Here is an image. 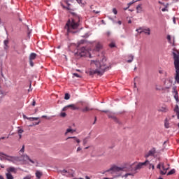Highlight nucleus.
<instances>
[{
	"instance_id": "32",
	"label": "nucleus",
	"mask_w": 179,
	"mask_h": 179,
	"mask_svg": "<svg viewBox=\"0 0 179 179\" xmlns=\"http://www.w3.org/2000/svg\"><path fill=\"white\" fill-rule=\"evenodd\" d=\"M38 119H39V117H29V118H28V120L29 121H37V120H38Z\"/></svg>"
},
{
	"instance_id": "42",
	"label": "nucleus",
	"mask_w": 179,
	"mask_h": 179,
	"mask_svg": "<svg viewBox=\"0 0 179 179\" xmlns=\"http://www.w3.org/2000/svg\"><path fill=\"white\" fill-rule=\"evenodd\" d=\"M60 115H61V117H66V113H62Z\"/></svg>"
},
{
	"instance_id": "17",
	"label": "nucleus",
	"mask_w": 179,
	"mask_h": 179,
	"mask_svg": "<svg viewBox=\"0 0 179 179\" xmlns=\"http://www.w3.org/2000/svg\"><path fill=\"white\" fill-rule=\"evenodd\" d=\"M3 43H4V50H6V51L9 50V45H8L9 41L8 40H5L3 41Z\"/></svg>"
},
{
	"instance_id": "31",
	"label": "nucleus",
	"mask_w": 179,
	"mask_h": 179,
	"mask_svg": "<svg viewBox=\"0 0 179 179\" xmlns=\"http://www.w3.org/2000/svg\"><path fill=\"white\" fill-rule=\"evenodd\" d=\"M163 162H160L159 164H158V165L157 166V169H158L159 170H160L162 169V167L163 166Z\"/></svg>"
},
{
	"instance_id": "23",
	"label": "nucleus",
	"mask_w": 179,
	"mask_h": 179,
	"mask_svg": "<svg viewBox=\"0 0 179 179\" xmlns=\"http://www.w3.org/2000/svg\"><path fill=\"white\" fill-rule=\"evenodd\" d=\"M6 179H15V178L12 176V173H6Z\"/></svg>"
},
{
	"instance_id": "45",
	"label": "nucleus",
	"mask_w": 179,
	"mask_h": 179,
	"mask_svg": "<svg viewBox=\"0 0 179 179\" xmlns=\"http://www.w3.org/2000/svg\"><path fill=\"white\" fill-rule=\"evenodd\" d=\"M106 36L108 37H110V36H111V32H110V31L106 32Z\"/></svg>"
},
{
	"instance_id": "58",
	"label": "nucleus",
	"mask_w": 179,
	"mask_h": 179,
	"mask_svg": "<svg viewBox=\"0 0 179 179\" xmlns=\"http://www.w3.org/2000/svg\"><path fill=\"white\" fill-rule=\"evenodd\" d=\"M128 23L131 24V23H132V21L130 20L128 21Z\"/></svg>"
},
{
	"instance_id": "9",
	"label": "nucleus",
	"mask_w": 179,
	"mask_h": 179,
	"mask_svg": "<svg viewBox=\"0 0 179 179\" xmlns=\"http://www.w3.org/2000/svg\"><path fill=\"white\" fill-rule=\"evenodd\" d=\"M22 157L24 160H29L30 163H32V164H36V166H38V162L36 159L32 160L31 159H30V157H29V155H24L22 156Z\"/></svg>"
},
{
	"instance_id": "51",
	"label": "nucleus",
	"mask_w": 179,
	"mask_h": 179,
	"mask_svg": "<svg viewBox=\"0 0 179 179\" xmlns=\"http://www.w3.org/2000/svg\"><path fill=\"white\" fill-rule=\"evenodd\" d=\"M78 3H82V0H76Z\"/></svg>"
},
{
	"instance_id": "54",
	"label": "nucleus",
	"mask_w": 179,
	"mask_h": 179,
	"mask_svg": "<svg viewBox=\"0 0 179 179\" xmlns=\"http://www.w3.org/2000/svg\"><path fill=\"white\" fill-rule=\"evenodd\" d=\"M134 3H132V1H131L130 3H129V6H131V5H133Z\"/></svg>"
},
{
	"instance_id": "48",
	"label": "nucleus",
	"mask_w": 179,
	"mask_h": 179,
	"mask_svg": "<svg viewBox=\"0 0 179 179\" xmlns=\"http://www.w3.org/2000/svg\"><path fill=\"white\" fill-rule=\"evenodd\" d=\"M32 106H36V100L33 99Z\"/></svg>"
},
{
	"instance_id": "60",
	"label": "nucleus",
	"mask_w": 179,
	"mask_h": 179,
	"mask_svg": "<svg viewBox=\"0 0 179 179\" xmlns=\"http://www.w3.org/2000/svg\"><path fill=\"white\" fill-rule=\"evenodd\" d=\"M86 179H90V178L89 176H85Z\"/></svg>"
},
{
	"instance_id": "57",
	"label": "nucleus",
	"mask_w": 179,
	"mask_h": 179,
	"mask_svg": "<svg viewBox=\"0 0 179 179\" xmlns=\"http://www.w3.org/2000/svg\"><path fill=\"white\" fill-rule=\"evenodd\" d=\"M0 179H5V178H3V176H0Z\"/></svg>"
},
{
	"instance_id": "50",
	"label": "nucleus",
	"mask_w": 179,
	"mask_h": 179,
	"mask_svg": "<svg viewBox=\"0 0 179 179\" xmlns=\"http://www.w3.org/2000/svg\"><path fill=\"white\" fill-rule=\"evenodd\" d=\"M24 179H31V178L30 176H26L24 178Z\"/></svg>"
},
{
	"instance_id": "15",
	"label": "nucleus",
	"mask_w": 179,
	"mask_h": 179,
	"mask_svg": "<svg viewBox=\"0 0 179 179\" xmlns=\"http://www.w3.org/2000/svg\"><path fill=\"white\" fill-rule=\"evenodd\" d=\"M93 108H90V106H85V108L81 109L83 113H88V111H92Z\"/></svg>"
},
{
	"instance_id": "14",
	"label": "nucleus",
	"mask_w": 179,
	"mask_h": 179,
	"mask_svg": "<svg viewBox=\"0 0 179 179\" xmlns=\"http://www.w3.org/2000/svg\"><path fill=\"white\" fill-rule=\"evenodd\" d=\"M156 153V150L155 148L150 150L148 154L145 155V157H149V156H153Z\"/></svg>"
},
{
	"instance_id": "59",
	"label": "nucleus",
	"mask_w": 179,
	"mask_h": 179,
	"mask_svg": "<svg viewBox=\"0 0 179 179\" xmlns=\"http://www.w3.org/2000/svg\"><path fill=\"white\" fill-rule=\"evenodd\" d=\"M162 12H166V8H162Z\"/></svg>"
},
{
	"instance_id": "10",
	"label": "nucleus",
	"mask_w": 179,
	"mask_h": 179,
	"mask_svg": "<svg viewBox=\"0 0 179 179\" xmlns=\"http://www.w3.org/2000/svg\"><path fill=\"white\" fill-rule=\"evenodd\" d=\"M36 58H37V54L34 52L30 54L29 59V64L31 66H34V63H33V61H34Z\"/></svg>"
},
{
	"instance_id": "36",
	"label": "nucleus",
	"mask_w": 179,
	"mask_h": 179,
	"mask_svg": "<svg viewBox=\"0 0 179 179\" xmlns=\"http://www.w3.org/2000/svg\"><path fill=\"white\" fill-rule=\"evenodd\" d=\"M113 13H114V15H117L118 13V11L117 10V8H113Z\"/></svg>"
},
{
	"instance_id": "35",
	"label": "nucleus",
	"mask_w": 179,
	"mask_h": 179,
	"mask_svg": "<svg viewBox=\"0 0 179 179\" xmlns=\"http://www.w3.org/2000/svg\"><path fill=\"white\" fill-rule=\"evenodd\" d=\"M68 173V171L64 169L62 171H61V174H62V176H65V173Z\"/></svg>"
},
{
	"instance_id": "20",
	"label": "nucleus",
	"mask_w": 179,
	"mask_h": 179,
	"mask_svg": "<svg viewBox=\"0 0 179 179\" xmlns=\"http://www.w3.org/2000/svg\"><path fill=\"white\" fill-rule=\"evenodd\" d=\"M175 113H176L177 118L179 120V107L178 105H176L175 108H174Z\"/></svg>"
},
{
	"instance_id": "64",
	"label": "nucleus",
	"mask_w": 179,
	"mask_h": 179,
	"mask_svg": "<svg viewBox=\"0 0 179 179\" xmlns=\"http://www.w3.org/2000/svg\"><path fill=\"white\" fill-rule=\"evenodd\" d=\"M47 116H45V115H43L42 116V118H45Z\"/></svg>"
},
{
	"instance_id": "12",
	"label": "nucleus",
	"mask_w": 179,
	"mask_h": 179,
	"mask_svg": "<svg viewBox=\"0 0 179 179\" xmlns=\"http://www.w3.org/2000/svg\"><path fill=\"white\" fill-rule=\"evenodd\" d=\"M102 48H103V44H101V43H100V42H97L95 45L94 50L99 52Z\"/></svg>"
},
{
	"instance_id": "40",
	"label": "nucleus",
	"mask_w": 179,
	"mask_h": 179,
	"mask_svg": "<svg viewBox=\"0 0 179 179\" xmlns=\"http://www.w3.org/2000/svg\"><path fill=\"white\" fill-rule=\"evenodd\" d=\"M20 152H21L22 153L24 152V145H22V148H21V150H20Z\"/></svg>"
},
{
	"instance_id": "27",
	"label": "nucleus",
	"mask_w": 179,
	"mask_h": 179,
	"mask_svg": "<svg viewBox=\"0 0 179 179\" xmlns=\"http://www.w3.org/2000/svg\"><path fill=\"white\" fill-rule=\"evenodd\" d=\"M108 117L112 118L115 122H118V119L115 116L109 115Z\"/></svg>"
},
{
	"instance_id": "61",
	"label": "nucleus",
	"mask_w": 179,
	"mask_h": 179,
	"mask_svg": "<svg viewBox=\"0 0 179 179\" xmlns=\"http://www.w3.org/2000/svg\"><path fill=\"white\" fill-rule=\"evenodd\" d=\"M2 139H5V137L0 138V141L2 140Z\"/></svg>"
},
{
	"instance_id": "25",
	"label": "nucleus",
	"mask_w": 179,
	"mask_h": 179,
	"mask_svg": "<svg viewBox=\"0 0 179 179\" xmlns=\"http://www.w3.org/2000/svg\"><path fill=\"white\" fill-rule=\"evenodd\" d=\"M136 9L138 13L142 12V5L139 4L138 6H137Z\"/></svg>"
},
{
	"instance_id": "43",
	"label": "nucleus",
	"mask_w": 179,
	"mask_h": 179,
	"mask_svg": "<svg viewBox=\"0 0 179 179\" xmlns=\"http://www.w3.org/2000/svg\"><path fill=\"white\" fill-rule=\"evenodd\" d=\"M66 110H68L67 106L63 108L62 111H66Z\"/></svg>"
},
{
	"instance_id": "37",
	"label": "nucleus",
	"mask_w": 179,
	"mask_h": 179,
	"mask_svg": "<svg viewBox=\"0 0 179 179\" xmlns=\"http://www.w3.org/2000/svg\"><path fill=\"white\" fill-rule=\"evenodd\" d=\"M73 76H76V78H80V76L77 73H73Z\"/></svg>"
},
{
	"instance_id": "1",
	"label": "nucleus",
	"mask_w": 179,
	"mask_h": 179,
	"mask_svg": "<svg viewBox=\"0 0 179 179\" xmlns=\"http://www.w3.org/2000/svg\"><path fill=\"white\" fill-rule=\"evenodd\" d=\"M91 66L94 70L89 69L85 72L90 76H93V75H97L98 76H102L106 71H108L111 68V65L107 62V59L103 58L101 62L97 60L91 61Z\"/></svg>"
},
{
	"instance_id": "3",
	"label": "nucleus",
	"mask_w": 179,
	"mask_h": 179,
	"mask_svg": "<svg viewBox=\"0 0 179 179\" xmlns=\"http://www.w3.org/2000/svg\"><path fill=\"white\" fill-rule=\"evenodd\" d=\"M73 17L70 18L65 27L64 29L66 30L67 34H75V33H78V29H79V25L80 24V17L79 15H76L75 13H72Z\"/></svg>"
},
{
	"instance_id": "52",
	"label": "nucleus",
	"mask_w": 179,
	"mask_h": 179,
	"mask_svg": "<svg viewBox=\"0 0 179 179\" xmlns=\"http://www.w3.org/2000/svg\"><path fill=\"white\" fill-rule=\"evenodd\" d=\"M131 2L132 3H135V2H138V0H133Z\"/></svg>"
},
{
	"instance_id": "4",
	"label": "nucleus",
	"mask_w": 179,
	"mask_h": 179,
	"mask_svg": "<svg viewBox=\"0 0 179 179\" xmlns=\"http://www.w3.org/2000/svg\"><path fill=\"white\" fill-rule=\"evenodd\" d=\"M173 55L176 69L175 80L176 83H179V52L178 50H173Z\"/></svg>"
},
{
	"instance_id": "49",
	"label": "nucleus",
	"mask_w": 179,
	"mask_h": 179,
	"mask_svg": "<svg viewBox=\"0 0 179 179\" xmlns=\"http://www.w3.org/2000/svg\"><path fill=\"white\" fill-rule=\"evenodd\" d=\"M80 150H82V148L80 147H78L77 148V152H80Z\"/></svg>"
},
{
	"instance_id": "30",
	"label": "nucleus",
	"mask_w": 179,
	"mask_h": 179,
	"mask_svg": "<svg viewBox=\"0 0 179 179\" xmlns=\"http://www.w3.org/2000/svg\"><path fill=\"white\" fill-rule=\"evenodd\" d=\"M174 173H176V170L172 169L167 173V176H171L172 174H174Z\"/></svg>"
},
{
	"instance_id": "56",
	"label": "nucleus",
	"mask_w": 179,
	"mask_h": 179,
	"mask_svg": "<svg viewBox=\"0 0 179 179\" xmlns=\"http://www.w3.org/2000/svg\"><path fill=\"white\" fill-rule=\"evenodd\" d=\"M96 121H97V117H95L94 124H96Z\"/></svg>"
},
{
	"instance_id": "18",
	"label": "nucleus",
	"mask_w": 179,
	"mask_h": 179,
	"mask_svg": "<svg viewBox=\"0 0 179 179\" xmlns=\"http://www.w3.org/2000/svg\"><path fill=\"white\" fill-rule=\"evenodd\" d=\"M68 108H71V110H79V108L75 104L67 105Z\"/></svg>"
},
{
	"instance_id": "62",
	"label": "nucleus",
	"mask_w": 179,
	"mask_h": 179,
	"mask_svg": "<svg viewBox=\"0 0 179 179\" xmlns=\"http://www.w3.org/2000/svg\"><path fill=\"white\" fill-rule=\"evenodd\" d=\"M102 113H108L107 110H102Z\"/></svg>"
},
{
	"instance_id": "21",
	"label": "nucleus",
	"mask_w": 179,
	"mask_h": 179,
	"mask_svg": "<svg viewBox=\"0 0 179 179\" xmlns=\"http://www.w3.org/2000/svg\"><path fill=\"white\" fill-rule=\"evenodd\" d=\"M164 127L166 129L170 128V123L169 122V119L166 118L164 120Z\"/></svg>"
},
{
	"instance_id": "33",
	"label": "nucleus",
	"mask_w": 179,
	"mask_h": 179,
	"mask_svg": "<svg viewBox=\"0 0 179 179\" xmlns=\"http://www.w3.org/2000/svg\"><path fill=\"white\" fill-rule=\"evenodd\" d=\"M167 40L169 43H170V44H173V43L171 42V36L170 35L167 36Z\"/></svg>"
},
{
	"instance_id": "28",
	"label": "nucleus",
	"mask_w": 179,
	"mask_h": 179,
	"mask_svg": "<svg viewBox=\"0 0 179 179\" xmlns=\"http://www.w3.org/2000/svg\"><path fill=\"white\" fill-rule=\"evenodd\" d=\"M73 132H75V130H73L72 129H67L66 131V134H69V133L73 134Z\"/></svg>"
},
{
	"instance_id": "7",
	"label": "nucleus",
	"mask_w": 179,
	"mask_h": 179,
	"mask_svg": "<svg viewBox=\"0 0 179 179\" xmlns=\"http://www.w3.org/2000/svg\"><path fill=\"white\" fill-rule=\"evenodd\" d=\"M76 57H86L87 55V50L85 48H81L78 50L77 52L75 54Z\"/></svg>"
},
{
	"instance_id": "34",
	"label": "nucleus",
	"mask_w": 179,
	"mask_h": 179,
	"mask_svg": "<svg viewBox=\"0 0 179 179\" xmlns=\"http://www.w3.org/2000/svg\"><path fill=\"white\" fill-rule=\"evenodd\" d=\"M109 47L110 48H114V47H115V43L114 42H112L110 45Z\"/></svg>"
},
{
	"instance_id": "13",
	"label": "nucleus",
	"mask_w": 179,
	"mask_h": 179,
	"mask_svg": "<svg viewBox=\"0 0 179 179\" xmlns=\"http://www.w3.org/2000/svg\"><path fill=\"white\" fill-rule=\"evenodd\" d=\"M162 169L163 171H160V174H162V176H166V174L167 173V170H169V168H166V166H164V163L162 164Z\"/></svg>"
},
{
	"instance_id": "38",
	"label": "nucleus",
	"mask_w": 179,
	"mask_h": 179,
	"mask_svg": "<svg viewBox=\"0 0 179 179\" xmlns=\"http://www.w3.org/2000/svg\"><path fill=\"white\" fill-rule=\"evenodd\" d=\"M83 142L84 145H86V143H87V138H84Z\"/></svg>"
},
{
	"instance_id": "44",
	"label": "nucleus",
	"mask_w": 179,
	"mask_h": 179,
	"mask_svg": "<svg viewBox=\"0 0 179 179\" xmlns=\"http://www.w3.org/2000/svg\"><path fill=\"white\" fill-rule=\"evenodd\" d=\"M40 121L39 122H35V123H33V124L32 125H31V127H33V125H38V124H40Z\"/></svg>"
},
{
	"instance_id": "46",
	"label": "nucleus",
	"mask_w": 179,
	"mask_h": 179,
	"mask_svg": "<svg viewBox=\"0 0 179 179\" xmlns=\"http://www.w3.org/2000/svg\"><path fill=\"white\" fill-rule=\"evenodd\" d=\"M173 22L174 23V24H176V17H173Z\"/></svg>"
},
{
	"instance_id": "53",
	"label": "nucleus",
	"mask_w": 179,
	"mask_h": 179,
	"mask_svg": "<svg viewBox=\"0 0 179 179\" xmlns=\"http://www.w3.org/2000/svg\"><path fill=\"white\" fill-rule=\"evenodd\" d=\"M117 23H118V24H120V25L122 24V22L121 21H118Z\"/></svg>"
},
{
	"instance_id": "19",
	"label": "nucleus",
	"mask_w": 179,
	"mask_h": 179,
	"mask_svg": "<svg viewBox=\"0 0 179 179\" xmlns=\"http://www.w3.org/2000/svg\"><path fill=\"white\" fill-rule=\"evenodd\" d=\"M174 93V99L176 101L177 103H178L179 100H178V92H177L176 90H174L173 91Z\"/></svg>"
},
{
	"instance_id": "47",
	"label": "nucleus",
	"mask_w": 179,
	"mask_h": 179,
	"mask_svg": "<svg viewBox=\"0 0 179 179\" xmlns=\"http://www.w3.org/2000/svg\"><path fill=\"white\" fill-rule=\"evenodd\" d=\"M23 118L24 120H29L28 118H30V117H27V116H26V115H23Z\"/></svg>"
},
{
	"instance_id": "41",
	"label": "nucleus",
	"mask_w": 179,
	"mask_h": 179,
	"mask_svg": "<svg viewBox=\"0 0 179 179\" xmlns=\"http://www.w3.org/2000/svg\"><path fill=\"white\" fill-rule=\"evenodd\" d=\"M17 132H18L19 134H22V132H24V131H23V129H20Z\"/></svg>"
},
{
	"instance_id": "16",
	"label": "nucleus",
	"mask_w": 179,
	"mask_h": 179,
	"mask_svg": "<svg viewBox=\"0 0 179 179\" xmlns=\"http://www.w3.org/2000/svg\"><path fill=\"white\" fill-rule=\"evenodd\" d=\"M35 176L36 177V179H40L41 177H43V172L40 171H36Z\"/></svg>"
},
{
	"instance_id": "8",
	"label": "nucleus",
	"mask_w": 179,
	"mask_h": 179,
	"mask_svg": "<svg viewBox=\"0 0 179 179\" xmlns=\"http://www.w3.org/2000/svg\"><path fill=\"white\" fill-rule=\"evenodd\" d=\"M61 6L64 9H67V10H73L72 6L71 5V3H69V1L64 0L63 1L61 2Z\"/></svg>"
},
{
	"instance_id": "6",
	"label": "nucleus",
	"mask_w": 179,
	"mask_h": 179,
	"mask_svg": "<svg viewBox=\"0 0 179 179\" xmlns=\"http://www.w3.org/2000/svg\"><path fill=\"white\" fill-rule=\"evenodd\" d=\"M136 31L139 34H147V36H150V28H145V27H140L138 29H136Z\"/></svg>"
},
{
	"instance_id": "24",
	"label": "nucleus",
	"mask_w": 179,
	"mask_h": 179,
	"mask_svg": "<svg viewBox=\"0 0 179 179\" xmlns=\"http://www.w3.org/2000/svg\"><path fill=\"white\" fill-rule=\"evenodd\" d=\"M67 139H75L76 142H77V143H80V140H79V138H76V137H68Z\"/></svg>"
},
{
	"instance_id": "55",
	"label": "nucleus",
	"mask_w": 179,
	"mask_h": 179,
	"mask_svg": "<svg viewBox=\"0 0 179 179\" xmlns=\"http://www.w3.org/2000/svg\"><path fill=\"white\" fill-rule=\"evenodd\" d=\"M93 12L95 13H100V11L93 10Z\"/></svg>"
},
{
	"instance_id": "39",
	"label": "nucleus",
	"mask_w": 179,
	"mask_h": 179,
	"mask_svg": "<svg viewBox=\"0 0 179 179\" xmlns=\"http://www.w3.org/2000/svg\"><path fill=\"white\" fill-rule=\"evenodd\" d=\"M151 168L152 169V170H155V165L150 164L149 169H151Z\"/></svg>"
},
{
	"instance_id": "29",
	"label": "nucleus",
	"mask_w": 179,
	"mask_h": 179,
	"mask_svg": "<svg viewBox=\"0 0 179 179\" xmlns=\"http://www.w3.org/2000/svg\"><path fill=\"white\" fill-rule=\"evenodd\" d=\"M69 99H71V95H69V94H68V93L65 94L64 99L69 100Z\"/></svg>"
},
{
	"instance_id": "5",
	"label": "nucleus",
	"mask_w": 179,
	"mask_h": 179,
	"mask_svg": "<svg viewBox=\"0 0 179 179\" xmlns=\"http://www.w3.org/2000/svg\"><path fill=\"white\" fill-rule=\"evenodd\" d=\"M0 160H7L10 163H15L16 162V157L8 155L2 152H0Z\"/></svg>"
},
{
	"instance_id": "63",
	"label": "nucleus",
	"mask_w": 179,
	"mask_h": 179,
	"mask_svg": "<svg viewBox=\"0 0 179 179\" xmlns=\"http://www.w3.org/2000/svg\"><path fill=\"white\" fill-rule=\"evenodd\" d=\"M20 139L22 138V134H19Z\"/></svg>"
},
{
	"instance_id": "2",
	"label": "nucleus",
	"mask_w": 179,
	"mask_h": 179,
	"mask_svg": "<svg viewBox=\"0 0 179 179\" xmlns=\"http://www.w3.org/2000/svg\"><path fill=\"white\" fill-rule=\"evenodd\" d=\"M149 164V160H146L144 162H140L136 165V162L134 163H127L124 164V167H118V166H113L110 168V171H131L130 173H126L124 177H128V176H131L134 177L136 173H138V170H141L143 166H146Z\"/></svg>"
},
{
	"instance_id": "11",
	"label": "nucleus",
	"mask_w": 179,
	"mask_h": 179,
	"mask_svg": "<svg viewBox=\"0 0 179 179\" xmlns=\"http://www.w3.org/2000/svg\"><path fill=\"white\" fill-rule=\"evenodd\" d=\"M6 171L8 174H12V173L16 174V173H17V169L13 166H10L6 169Z\"/></svg>"
},
{
	"instance_id": "22",
	"label": "nucleus",
	"mask_w": 179,
	"mask_h": 179,
	"mask_svg": "<svg viewBox=\"0 0 179 179\" xmlns=\"http://www.w3.org/2000/svg\"><path fill=\"white\" fill-rule=\"evenodd\" d=\"M159 111H161L162 113H167L169 111V109H167V107L162 106L159 109Z\"/></svg>"
},
{
	"instance_id": "26",
	"label": "nucleus",
	"mask_w": 179,
	"mask_h": 179,
	"mask_svg": "<svg viewBox=\"0 0 179 179\" xmlns=\"http://www.w3.org/2000/svg\"><path fill=\"white\" fill-rule=\"evenodd\" d=\"M132 61H134V56L132 55L129 56V59L127 60V62L129 64H131V62H132Z\"/></svg>"
}]
</instances>
